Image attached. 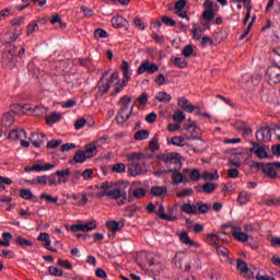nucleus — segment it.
<instances>
[{
    "instance_id": "f257e3e1",
    "label": "nucleus",
    "mask_w": 280,
    "mask_h": 280,
    "mask_svg": "<svg viewBox=\"0 0 280 280\" xmlns=\"http://www.w3.org/2000/svg\"><path fill=\"white\" fill-rule=\"evenodd\" d=\"M96 189H98V191H96L97 198H104V196H106L109 200H117L118 205H126V200H128L126 190L115 188L110 182L102 183L100 186H96Z\"/></svg>"
},
{
    "instance_id": "f03ea898",
    "label": "nucleus",
    "mask_w": 280,
    "mask_h": 280,
    "mask_svg": "<svg viewBox=\"0 0 280 280\" xmlns=\"http://www.w3.org/2000/svg\"><path fill=\"white\" fill-rule=\"evenodd\" d=\"M130 102H132V98L128 95L120 97L118 101L120 108L116 115L117 124H126V121L130 119V115H132V110H135V105L130 106Z\"/></svg>"
},
{
    "instance_id": "7ed1b4c3",
    "label": "nucleus",
    "mask_w": 280,
    "mask_h": 280,
    "mask_svg": "<svg viewBox=\"0 0 280 280\" xmlns=\"http://www.w3.org/2000/svg\"><path fill=\"white\" fill-rule=\"evenodd\" d=\"M158 159L166 165L168 172H172V170H180V167H183V162L178 159V153L176 152L164 153L159 155Z\"/></svg>"
},
{
    "instance_id": "20e7f679",
    "label": "nucleus",
    "mask_w": 280,
    "mask_h": 280,
    "mask_svg": "<svg viewBox=\"0 0 280 280\" xmlns=\"http://www.w3.org/2000/svg\"><path fill=\"white\" fill-rule=\"evenodd\" d=\"M127 174L137 178V176H145L148 174V166L145 162H130L127 164Z\"/></svg>"
},
{
    "instance_id": "39448f33",
    "label": "nucleus",
    "mask_w": 280,
    "mask_h": 280,
    "mask_svg": "<svg viewBox=\"0 0 280 280\" xmlns=\"http://www.w3.org/2000/svg\"><path fill=\"white\" fill-rule=\"evenodd\" d=\"M95 229H97V222L95 220L90 221L85 224H73L70 226V231L72 233H78V232H82V233H89V231H95Z\"/></svg>"
},
{
    "instance_id": "423d86ee",
    "label": "nucleus",
    "mask_w": 280,
    "mask_h": 280,
    "mask_svg": "<svg viewBox=\"0 0 280 280\" xmlns=\"http://www.w3.org/2000/svg\"><path fill=\"white\" fill-rule=\"evenodd\" d=\"M186 130V139L187 141L200 139L202 135V130L199 129L198 126H196V122L190 124L189 126L185 127Z\"/></svg>"
},
{
    "instance_id": "0eeeda50",
    "label": "nucleus",
    "mask_w": 280,
    "mask_h": 280,
    "mask_svg": "<svg viewBox=\"0 0 280 280\" xmlns=\"http://www.w3.org/2000/svg\"><path fill=\"white\" fill-rule=\"evenodd\" d=\"M266 75L269 84H279L280 82V67L271 66L267 69Z\"/></svg>"
},
{
    "instance_id": "6e6552de",
    "label": "nucleus",
    "mask_w": 280,
    "mask_h": 280,
    "mask_svg": "<svg viewBox=\"0 0 280 280\" xmlns=\"http://www.w3.org/2000/svg\"><path fill=\"white\" fill-rule=\"evenodd\" d=\"M109 82H112V84L113 82H116L115 89H114V95L121 93V91H124V88L128 85V80H122V82L119 81V72H114L109 78Z\"/></svg>"
},
{
    "instance_id": "1a4fd4ad",
    "label": "nucleus",
    "mask_w": 280,
    "mask_h": 280,
    "mask_svg": "<svg viewBox=\"0 0 280 280\" xmlns=\"http://www.w3.org/2000/svg\"><path fill=\"white\" fill-rule=\"evenodd\" d=\"M2 65L8 67V69H14V67H16V56L14 55V51L7 50L3 52Z\"/></svg>"
},
{
    "instance_id": "9d476101",
    "label": "nucleus",
    "mask_w": 280,
    "mask_h": 280,
    "mask_svg": "<svg viewBox=\"0 0 280 280\" xmlns=\"http://www.w3.org/2000/svg\"><path fill=\"white\" fill-rule=\"evenodd\" d=\"M145 71L147 73H156V71H159V66L151 63L150 61H143L138 68V73L141 75L145 73Z\"/></svg>"
},
{
    "instance_id": "9b49d317",
    "label": "nucleus",
    "mask_w": 280,
    "mask_h": 280,
    "mask_svg": "<svg viewBox=\"0 0 280 280\" xmlns=\"http://www.w3.org/2000/svg\"><path fill=\"white\" fill-rule=\"evenodd\" d=\"M186 5L187 0H178L175 2V14L179 16V19H186V21H189V15H187V12L185 11Z\"/></svg>"
},
{
    "instance_id": "f8f14e48",
    "label": "nucleus",
    "mask_w": 280,
    "mask_h": 280,
    "mask_svg": "<svg viewBox=\"0 0 280 280\" xmlns=\"http://www.w3.org/2000/svg\"><path fill=\"white\" fill-rule=\"evenodd\" d=\"M231 234L236 242H248V234L242 232V228L231 225Z\"/></svg>"
},
{
    "instance_id": "ddd939ff",
    "label": "nucleus",
    "mask_w": 280,
    "mask_h": 280,
    "mask_svg": "<svg viewBox=\"0 0 280 280\" xmlns=\"http://www.w3.org/2000/svg\"><path fill=\"white\" fill-rule=\"evenodd\" d=\"M112 25L113 27H115L116 30H128V27L130 26V24L128 23V20H126L124 16L121 15H116L112 19Z\"/></svg>"
},
{
    "instance_id": "4468645a",
    "label": "nucleus",
    "mask_w": 280,
    "mask_h": 280,
    "mask_svg": "<svg viewBox=\"0 0 280 280\" xmlns=\"http://www.w3.org/2000/svg\"><path fill=\"white\" fill-rule=\"evenodd\" d=\"M37 241L45 243L44 248H46V250H50V253H58V249L51 247V237L49 234H47V232L40 233L37 237Z\"/></svg>"
},
{
    "instance_id": "2eb2a0df",
    "label": "nucleus",
    "mask_w": 280,
    "mask_h": 280,
    "mask_svg": "<svg viewBox=\"0 0 280 280\" xmlns=\"http://www.w3.org/2000/svg\"><path fill=\"white\" fill-rule=\"evenodd\" d=\"M106 75H108V71H105L101 78V80L98 81V93L100 95H104L105 93H108V90L110 89V84H113V82H110V79L107 80L106 83H104V78H106Z\"/></svg>"
},
{
    "instance_id": "dca6fc26",
    "label": "nucleus",
    "mask_w": 280,
    "mask_h": 280,
    "mask_svg": "<svg viewBox=\"0 0 280 280\" xmlns=\"http://www.w3.org/2000/svg\"><path fill=\"white\" fill-rule=\"evenodd\" d=\"M177 106H179V108H182L186 113H194V110L198 108V106L191 105L189 103V100H187L186 97H179L177 101Z\"/></svg>"
},
{
    "instance_id": "f3484780",
    "label": "nucleus",
    "mask_w": 280,
    "mask_h": 280,
    "mask_svg": "<svg viewBox=\"0 0 280 280\" xmlns=\"http://www.w3.org/2000/svg\"><path fill=\"white\" fill-rule=\"evenodd\" d=\"M30 141L33 143L34 148H40V145L47 141V136L44 133H32Z\"/></svg>"
},
{
    "instance_id": "a211bd4d",
    "label": "nucleus",
    "mask_w": 280,
    "mask_h": 280,
    "mask_svg": "<svg viewBox=\"0 0 280 280\" xmlns=\"http://www.w3.org/2000/svg\"><path fill=\"white\" fill-rule=\"evenodd\" d=\"M14 113H16V110L11 109V112L3 114L1 124L4 128H10V126L14 124Z\"/></svg>"
},
{
    "instance_id": "6ab92c4d",
    "label": "nucleus",
    "mask_w": 280,
    "mask_h": 280,
    "mask_svg": "<svg viewBox=\"0 0 280 280\" xmlns=\"http://www.w3.org/2000/svg\"><path fill=\"white\" fill-rule=\"evenodd\" d=\"M26 137L27 132H25V129H12L9 133V139H12L13 141H21Z\"/></svg>"
},
{
    "instance_id": "aec40b11",
    "label": "nucleus",
    "mask_w": 280,
    "mask_h": 280,
    "mask_svg": "<svg viewBox=\"0 0 280 280\" xmlns=\"http://www.w3.org/2000/svg\"><path fill=\"white\" fill-rule=\"evenodd\" d=\"M125 159H127V161H130L131 163H141V161L145 159V154L143 152H131L126 154Z\"/></svg>"
},
{
    "instance_id": "412c9836",
    "label": "nucleus",
    "mask_w": 280,
    "mask_h": 280,
    "mask_svg": "<svg viewBox=\"0 0 280 280\" xmlns=\"http://www.w3.org/2000/svg\"><path fill=\"white\" fill-rule=\"evenodd\" d=\"M178 170L180 168L168 171V173L172 174L171 177L175 185H180V183L185 180V175H183V173H180Z\"/></svg>"
},
{
    "instance_id": "4be33fe9",
    "label": "nucleus",
    "mask_w": 280,
    "mask_h": 280,
    "mask_svg": "<svg viewBox=\"0 0 280 280\" xmlns=\"http://www.w3.org/2000/svg\"><path fill=\"white\" fill-rule=\"evenodd\" d=\"M270 137H271V131H270L269 127L259 129L256 132V139H258V141H266V139H270Z\"/></svg>"
},
{
    "instance_id": "5701e85b",
    "label": "nucleus",
    "mask_w": 280,
    "mask_h": 280,
    "mask_svg": "<svg viewBox=\"0 0 280 280\" xmlns=\"http://www.w3.org/2000/svg\"><path fill=\"white\" fill-rule=\"evenodd\" d=\"M182 211L187 215H196L198 213V206L191 203L182 205Z\"/></svg>"
},
{
    "instance_id": "b1692460",
    "label": "nucleus",
    "mask_w": 280,
    "mask_h": 280,
    "mask_svg": "<svg viewBox=\"0 0 280 280\" xmlns=\"http://www.w3.org/2000/svg\"><path fill=\"white\" fill-rule=\"evenodd\" d=\"M105 226L108 229V231L117 233V231H121V229H124V223H119L117 221H107Z\"/></svg>"
},
{
    "instance_id": "393cba45",
    "label": "nucleus",
    "mask_w": 280,
    "mask_h": 280,
    "mask_svg": "<svg viewBox=\"0 0 280 280\" xmlns=\"http://www.w3.org/2000/svg\"><path fill=\"white\" fill-rule=\"evenodd\" d=\"M151 194L152 196H155L156 198L161 196H166L167 195V187L165 186H153L151 187Z\"/></svg>"
},
{
    "instance_id": "a878e982",
    "label": "nucleus",
    "mask_w": 280,
    "mask_h": 280,
    "mask_svg": "<svg viewBox=\"0 0 280 280\" xmlns=\"http://www.w3.org/2000/svg\"><path fill=\"white\" fill-rule=\"evenodd\" d=\"M262 172L269 178H277V172L275 171V164L272 163H268L267 165H265V167H262Z\"/></svg>"
},
{
    "instance_id": "bb28decb",
    "label": "nucleus",
    "mask_w": 280,
    "mask_h": 280,
    "mask_svg": "<svg viewBox=\"0 0 280 280\" xmlns=\"http://www.w3.org/2000/svg\"><path fill=\"white\" fill-rule=\"evenodd\" d=\"M252 194L246 191V190H243L238 194V202L240 205H247V202H250V198H252Z\"/></svg>"
},
{
    "instance_id": "cd10ccee",
    "label": "nucleus",
    "mask_w": 280,
    "mask_h": 280,
    "mask_svg": "<svg viewBox=\"0 0 280 280\" xmlns=\"http://www.w3.org/2000/svg\"><path fill=\"white\" fill-rule=\"evenodd\" d=\"M120 69L122 70V74H124V79L122 80H130V77L132 75V73L130 72V65L128 63V61L124 60Z\"/></svg>"
},
{
    "instance_id": "c85d7f7f",
    "label": "nucleus",
    "mask_w": 280,
    "mask_h": 280,
    "mask_svg": "<svg viewBox=\"0 0 280 280\" xmlns=\"http://www.w3.org/2000/svg\"><path fill=\"white\" fill-rule=\"evenodd\" d=\"M83 152L88 158L93 159L97 154V147L94 143L86 144Z\"/></svg>"
},
{
    "instance_id": "c756f323",
    "label": "nucleus",
    "mask_w": 280,
    "mask_h": 280,
    "mask_svg": "<svg viewBox=\"0 0 280 280\" xmlns=\"http://www.w3.org/2000/svg\"><path fill=\"white\" fill-rule=\"evenodd\" d=\"M155 100H158V102L170 104V102H172V95H170L167 92H158L155 94Z\"/></svg>"
},
{
    "instance_id": "7c9ffc66",
    "label": "nucleus",
    "mask_w": 280,
    "mask_h": 280,
    "mask_svg": "<svg viewBox=\"0 0 280 280\" xmlns=\"http://www.w3.org/2000/svg\"><path fill=\"white\" fill-rule=\"evenodd\" d=\"M62 119V114L52 113L50 116H46V122L48 126H52V124H58Z\"/></svg>"
},
{
    "instance_id": "2f4dec72",
    "label": "nucleus",
    "mask_w": 280,
    "mask_h": 280,
    "mask_svg": "<svg viewBox=\"0 0 280 280\" xmlns=\"http://www.w3.org/2000/svg\"><path fill=\"white\" fill-rule=\"evenodd\" d=\"M179 241L182 242V244H186V246H196V243L191 241L187 232H182L179 234Z\"/></svg>"
},
{
    "instance_id": "473e14b6",
    "label": "nucleus",
    "mask_w": 280,
    "mask_h": 280,
    "mask_svg": "<svg viewBox=\"0 0 280 280\" xmlns=\"http://www.w3.org/2000/svg\"><path fill=\"white\" fill-rule=\"evenodd\" d=\"M86 159H90V158L86 156V153L82 150L77 151L73 156L74 163H84Z\"/></svg>"
},
{
    "instance_id": "72a5a7b5",
    "label": "nucleus",
    "mask_w": 280,
    "mask_h": 280,
    "mask_svg": "<svg viewBox=\"0 0 280 280\" xmlns=\"http://www.w3.org/2000/svg\"><path fill=\"white\" fill-rule=\"evenodd\" d=\"M170 143L172 145H177V148H185V138H183L182 136H176L171 138Z\"/></svg>"
},
{
    "instance_id": "f704fd0d",
    "label": "nucleus",
    "mask_w": 280,
    "mask_h": 280,
    "mask_svg": "<svg viewBox=\"0 0 280 280\" xmlns=\"http://www.w3.org/2000/svg\"><path fill=\"white\" fill-rule=\"evenodd\" d=\"M173 65L177 67L178 69H185L187 67V60L182 57H175L174 59H171Z\"/></svg>"
},
{
    "instance_id": "c9c22d12",
    "label": "nucleus",
    "mask_w": 280,
    "mask_h": 280,
    "mask_svg": "<svg viewBox=\"0 0 280 280\" xmlns=\"http://www.w3.org/2000/svg\"><path fill=\"white\" fill-rule=\"evenodd\" d=\"M56 176H57L56 173H54L50 176L46 177L48 180V185H50V187L60 185V183H67V179H63V178H59L58 180H56Z\"/></svg>"
},
{
    "instance_id": "e433bc0d",
    "label": "nucleus",
    "mask_w": 280,
    "mask_h": 280,
    "mask_svg": "<svg viewBox=\"0 0 280 280\" xmlns=\"http://www.w3.org/2000/svg\"><path fill=\"white\" fill-rule=\"evenodd\" d=\"M148 137H150V131L139 130L135 133L133 139H136V141H144Z\"/></svg>"
},
{
    "instance_id": "4c0bfd02",
    "label": "nucleus",
    "mask_w": 280,
    "mask_h": 280,
    "mask_svg": "<svg viewBox=\"0 0 280 280\" xmlns=\"http://www.w3.org/2000/svg\"><path fill=\"white\" fill-rule=\"evenodd\" d=\"M201 178H203V180H218V178H220V175H218V172H203Z\"/></svg>"
},
{
    "instance_id": "58836bf2",
    "label": "nucleus",
    "mask_w": 280,
    "mask_h": 280,
    "mask_svg": "<svg viewBox=\"0 0 280 280\" xmlns=\"http://www.w3.org/2000/svg\"><path fill=\"white\" fill-rule=\"evenodd\" d=\"M20 198H23V200H32V198H34V192H32L31 189H21Z\"/></svg>"
},
{
    "instance_id": "ea45409f",
    "label": "nucleus",
    "mask_w": 280,
    "mask_h": 280,
    "mask_svg": "<svg viewBox=\"0 0 280 280\" xmlns=\"http://www.w3.org/2000/svg\"><path fill=\"white\" fill-rule=\"evenodd\" d=\"M112 172L115 174H124L126 172V164L124 163H116L112 166Z\"/></svg>"
},
{
    "instance_id": "a19ab883",
    "label": "nucleus",
    "mask_w": 280,
    "mask_h": 280,
    "mask_svg": "<svg viewBox=\"0 0 280 280\" xmlns=\"http://www.w3.org/2000/svg\"><path fill=\"white\" fill-rule=\"evenodd\" d=\"M48 272L49 275H51L52 277H62V275H65V272L62 271V269L55 267V266H50L48 268Z\"/></svg>"
},
{
    "instance_id": "79ce46f5",
    "label": "nucleus",
    "mask_w": 280,
    "mask_h": 280,
    "mask_svg": "<svg viewBox=\"0 0 280 280\" xmlns=\"http://www.w3.org/2000/svg\"><path fill=\"white\" fill-rule=\"evenodd\" d=\"M40 199L48 201L50 205H56V202H58V197H52L51 195H49L47 192H43L40 195Z\"/></svg>"
},
{
    "instance_id": "37998d69",
    "label": "nucleus",
    "mask_w": 280,
    "mask_h": 280,
    "mask_svg": "<svg viewBox=\"0 0 280 280\" xmlns=\"http://www.w3.org/2000/svg\"><path fill=\"white\" fill-rule=\"evenodd\" d=\"M57 266H59L60 268H65L66 270H73V265H71V261L69 260H62L59 258L57 260Z\"/></svg>"
},
{
    "instance_id": "c03bdc74",
    "label": "nucleus",
    "mask_w": 280,
    "mask_h": 280,
    "mask_svg": "<svg viewBox=\"0 0 280 280\" xmlns=\"http://www.w3.org/2000/svg\"><path fill=\"white\" fill-rule=\"evenodd\" d=\"M70 174H71V183H72V185H78L80 183V176H82V171L77 170V171H74V172H72Z\"/></svg>"
},
{
    "instance_id": "a18cd8bd",
    "label": "nucleus",
    "mask_w": 280,
    "mask_h": 280,
    "mask_svg": "<svg viewBox=\"0 0 280 280\" xmlns=\"http://www.w3.org/2000/svg\"><path fill=\"white\" fill-rule=\"evenodd\" d=\"M236 268L237 270H240V272H242L243 275L246 273L248 271V265L246 264V261L240 259L236 262Z\"/></svg>"
},
{
    "instance_id": "49530a36",
    "label": "nucleus",
    "mask_w": 280,
    "mask_h": 280,
    "mask_svg": "<svg viewBox=\"0 0 280 280\" xmlns=\"http://www.w3.org/2000/svg\"><path fill=\"white\" fill-rule=\"evenodd\" d=\"M15 244H18V246H32V241L26 240L23 236H18L15 238Z\"/></svg>"
},
{
    "instance_id": "de8ad7c7",
    "label": "nucleus",
    "mask_w": 280,
    "mask_h": 280,
    "mask_svg": "<svg viewBox=\"0 0 280 280\" xmlns=\"http://www.w3.org/2000/svg\"><path fill=\"white\" fill-rule=\"evenodd\" d=\"M202 16L205 21H207V23H211V21L215 19V13H213V11H210V10H205L202 12Z\"/></svg>"
},
{
    "instance_id": "09e8293b",
    "label": "nucleus",
    "mask_w": 280,
    "mask_h": 280,
    "mask_svg": "<svg viewBox=\"0 0 280 280\" xmlns=\"http://www.w3.org/2000/svg\"><path fill=\"white\" fill-rule=\"evenodd\" d=\"M256 156H258V159H268V152H266V148L258 144V148L256 149Z\"/></svg>"
},
{
    "instance_id": "8fccbe9b",
    "label": "nucleus",
    "mask_w": 280,
    "mask_h": 280,
    "mask_svg": "<svg viewBox=\"0 0 280 280\" xmlns=\"http://www.w3.org/2000/svg\"><path fill=\"white\" fill-rule=\"evenodd\" d=\"M218 186H215L214 184H211V183H206V184H203V186H202V191L205 192V194H213V191H215V188H217Z\"/></svg>"
},
{
    "instance_id": "3c124183",
    "label": "nucleus",
    "mask_w": 280,
    "mask_h": 280,
    "mask_svg": "<svg viewBox=\"0 0 280 280\" xmlns=\"http://www.w3.org/2000/svg\"><path fill=\"white\" fill-rule=\"evenodd\" d=\"M267 207H280V197L265 200Z\"/></svg>"
},
{
    "instance_id": "603ef678",
    "label": "nucleus",
    "mask_w": 280,
    "mask_h": 280,
    "mask_svg": "<svg viewBox=\"0 0 280 280\" xmlns=\"http://www.w3.org/2000/svg\"><path fill=\"white\" fill-rule=\"evenodd\" d=\"M145 194H148L145 188H143V187L136 188L133 190V198H137V199L143 198L145 196Z\"/></svg>"
},
{
    "instance_id": "864d4df0",
    "label": "nucleus",
    "mask_w": 280,
    "mask_h": 280,
    "mask_svg": "<svg viewBox=\"0 0 280 280\" xmlns=\"http://www.w3.org/2000/svg\"><path fill=\"white\" fill-rule=\"evenodd\" d=\"M173 119H174V121H177L178 124L185 121V112H183V110L175 112V114L173 115Z\"/></svg>"
},
{
    "instance_id": "5fc2aeb1",
    "label": "nucleus",
    "mask_w": 280,
    "mask_h": 280,
    "mask_svg": "<svg viewBox=\"0 0 280 280\" xmlns=\"http://www.w3.org/2000/svg\"><path fill=\"white\" fill-rule=\"evenodd\" d=\"M94 38H108V33L104 28H96L94 31Z\"/></svg>"
},
{
    "instance_id": "6e6d98bb",
    "label": "nucleus",
    "mask_w": 280,
    "mask_h": 280,
    "mask_svg": "<svg viewBox=\"0 0 280 280\" xmlns=\"http://www.w3.org/2000/svg\"><path fill=\"white\" fill-rule=\"evenodd\" d=\"M33 32H38V24L35 22H31L26 27L27 36H32Z\"/></svg>"
},
{
    "instance_id": "4d7b16f0",
    "label": "nucleus",
    "mask_w": 280,
    "mask_h": 280,
    "mask_svg": "<svg viewBox=\"0 0 280 280\" xmlns=\"http://www.w3.org/2000/svg\"><path fill=\"white\" fill-rule=\"evenodd\" d=\"M55 174L59 177V178H69V176H71V170L66 168V170H61V171H57L55 172Z\"/></svg>"
},
{
    "instance_id": "13d9d810",
    "label": "nucleus",
    "mask_w": 280,
    "mask_h": 280,
    "mask_svg": "<svg viewBox=\"0 0 280 280\" xmlns=\"http://www.w3.org/2000/svg\"><path fill=\"white\" fill-rule=\"evenodd\" d=\"M33 113L36 117H44L47 114V109L43 106H37L33 109Z\"/></svg>"
},
{
    "instance_id": "bf43d9fd",
    "label": "nucleus",
    "mask_w": 280,
    "mask_h": 280,
    "mask_svg": "<svg viewBox=\"0 0 280 280\" xmlns=\"http://www.w3.org/2000/svg\"><path fill=\"white\" fill-rule=\"evenodd\" d=\"M50 23L52 25L56 23H59V27H61V30H65V27H67V24L60 20V15L58 14L52 16V19L50 20Z\"/></svg>"
},
{
    "instance_id": "052dcab7",
    "label": "nucleus",
    "mask_w": 280,
    "mask_h": 280,
    "mask_svg": "<svg viewBox=\"0 0 280 280\" xmlns=\"http://www.w3.org/2000/svg\"><path fill=\"white\" fill-rule=\"evenodd\" d=\"M197 207H198V212L199 213H207L209 211V209L211 208L210 206H208L207 203L199 201L197 202Z\"/></svg>"
},
{
    "instance_id": "680f3d73",
    "label": "nucleus",
    "mask_w": 280,
    "mask_h": 280,
    "mask_svg": "<svg viewBox=\"0 0 280 280\" xmlns=\"http://www.w3.org/2000/svg\"><path fill=\"white\" fill-rule=\"evenodd\" d=\"M162 23H164V25H168V27H176V21L165 15L162 16Z\"/></svg>"
},
{
    "instance_id": "e2e57ef3",
    "label": "nucleus",
    "mask_w": 280,
    "mask_h": 280,
    "mask_svg": "<svg viewBox=\"0 0 280 280\" xmlns=\"http://www.w3.org/2000/svg\"><path fill=\"white\" fill-rule=\"evenodd\" d=\"M149 150H151V152H155V150H159V139H156V137L150 140Z\"/></svg>"
},
{
    "instance_id": "0e129e2a",
    "label": "nucleus",
    "mask_w": 280,
    "mask_h": 280,
    "mask_svg": "<svg viewBox=\"0 0 280 280\" xmlns=\"http://www.w3.org/2000/svg\"><path fill=\"white\" fill-rule=\"evenodd\" d=\"M81 176L83 180H91L93 178V170L86 168L85 171L81 172Z\"/></svg>"
},
{
    "instance_id": "69168bd1",
    "label": "nucleus",
    "mask_w": 280,
    "mask_h": 280,
    "mask_svg": "<svg viewBox=\"0 0 280 280\" xmlns=\"http://www.w3.org/2000/svg\"><path fill=\"white\" fill-rule=\"evenodd\" d=\"M271 58H272L273 62H276V65H279V62H280V48L273 49V51L271 54Z\"/></svg>"
},
{
    "instance_id": "338daca9",
    "label": "nucleus",
    "mask_w": 280,
    "mask_h": 280,
    "mask_svg": "<svg viewBox=\"0 0 280 280\" xmlns=\"http://www.w3.org/2000/svg\"><path fill=\"white\" fill-rule=\"evenodd\" d=\"M62 143V140H50L48 141L46 148L54 150L56 148H58V145H60Z\"/></svg>"
},
{
    "instance_id": "774afa93",
    "label": "nucleus",
    "mask_w": 280,
    "mask_h": 280,
    "mask_svg": "<svg viewBox=\"0 0 280 280\" xmlns=\"http://www.w3.org/2000/svg\"><path fill=\"white\" fill-rule=\"evenodd\" d=\"M190 180H194V182L200 180V172L198 170L190 171Z\"/></svg>"
}]
</instances>
